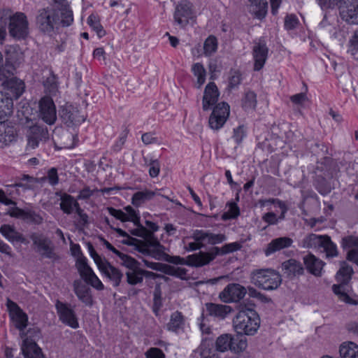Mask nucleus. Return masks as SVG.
<instances>
[{
  "instance_id": "obj_31",
  "label": "nucleus",
  "mask_w": 358,
  "mask_h": 358,
  "mask_svg": "<svg viewBox=\"0 0 358 358\" xmlns=\"http://www.w3.org/2000/svg\"><path fill=\"white\" fill-rule=\"evenodd\" d=\"M303 259L306 268L309 273L317 277L322 275L323 267L325 265L323 261L313 254H308L303 257Z\"/></svg>"
},
{
  "instance_id": "obj_38",
  "label": "nucleus",
  "mask_w": 358,
  "mask_h": 358,
  "mask_svg": "<svg viewBox=\"0 0 358 358\" xmlns=\"http://www.w3.org/2000/svg\"><path fill=\"white\" fill-rule=\"evenodd\" d=\"M339 352L342 358H358V345L352 341L343 342Z\"/></svg>"
},
{
  "instance_id": "obj_64",
  "label": "nucleus",
  "mask_w": 358,
  "mask_h": 358,
  "mask_svg": "<svg viewBox=\"0 0 358 358\" xmlns=\"http://www.w3.org/2000/svg\"><path fill=\"white\" fill-rule=\"evenodd\" d=\"M146 358H165L163 351L157 348H151L145 352Z\"/></svg>"
},
{
  "instance_id": "obj_17",
  "label": "nucleus",
  "mask_w": 358,
  "mask_h": 358,
  "mask_svg": "<svg viewBox=\"0 0 358 358\" xmlns=\"http://www.w3.org/2000/svg\"><path fill=\"white\" fill-rule=\"evenodd\" d=\"M56 194L60 196V208L64 213L71 214L74 210L80 217V222L83 224L87 223L88 216L83 213V210L79 207L77 201L71 195L66 193L57 192Z\"/></svg>"
},
{
  "instance_id": "obj_4",
  "label": "nucleus",
  "mask_w": 358,
  "mask_h": 358,
  "mask_svg": "<svg viewBox=\"0 0 358 358\" xmlns=\"http://www.w3.org/2000/svg\"><path fill=\"white\" fill-rule=\"evenodd\" d=\"M251 282L264 290H273L281 284L280 275L273 269H256L250 274Z\"/></svg>"
},
{
  "instance_id": "obj_9",
  "label": "nucleus",
  "mask_w": 358,
  "mask_h": 358,
  "mask_svg": "<svg viewBox=\"0 0 358 358\" xmlns=\"http://www.w3.org/2000/svg\"><path fill=\"white\" fill-rule=\"evenodd\" d=\"M30 238L33 241L34 245L36 247V252L43 257L57 259V255L55 252V246L52 241L39 233H32L30 234Z\"/></svg>"
},
{
  "instance_id": "obj_37",
  "label": "nucleus",
  "mask_w": 358,
  "mask_h": 358,
  "mask_svg": "<svg viewBox=\"0 0 358 358\" xmlns=\"http://www.w3.org/2000/svg\"><path fill=\"white\" fill-rule=\"evenodd\" d=\"M250 2V11L255 17L262 20L267 14L268 3L266 0H249Z\"/></svg>"
},
{
  "instance_id": "obj_30",
  "label": "nucleus",
  "mask_w": 358,
  "mask_h": 358,
  "mask_svg": "<svg viewBox=\"0 0 358 358\" xmlns=\"http://www.w3.org/2000/svg\"><path fill=\"white\" fill-rule=\"evenodd\" d=\"M56 308L59 313V316L62 322L69 326L76 328L78 326V322L73 313V311L69 308L66 304L57 301Z\"/></svg>"
},
{
  "instance_id": "obj_39",
  "label": "nucleus",
  "mask_w": 358,
  "mask_h": 358,
  "mask_svg": "<svg viewBox=\"0 0 358 358\" xmlns=\"http://www.w3.org/2000/svg\"><path fill=\"white\" fill-rule=\"evenodd\" d=\"M257 94L252 90H247L241 99V106L245 111L255 110L257 107Z\"/></svg>"
},
{
  "instance_id": "obj_21",
  "label": "nucleus",
  "mask_w": 358,
  "mask_h": 358,
  "mask_svg": "<svg viewBox=\"0 0 358 358\" xmlns=\"http://www.w3.org/2000/svg\"><path fill=\"white\" fill-rule=\"evenodd\" d=\"M7 306L15 327L20 331H24L28 324L27 315L22 311L16 303L10 299H8Z\"/></svg>"
},
{
  "instance_id": "obj_12",
  "label": "nucleus",
  "mask_w": 358,
  "mask_h": 358,
  "mask_svg": "<svg viewBox=\"0 0 358 358\" xmlns=\"http://www.w3.org/2000/svg\"><path fill=\"white\" fill-rule=\"evenodd\" d=\"M59 114L62 122L69 127L78 126L86 119V116L82 115L77 107L68 103L60 108Z\"/></svg>"
},
{
  "instance_id": "obj_58",
  "label": "nucleus",
  "mask_w": 358,
  "mask_h": 358,
  "mask_svg": "<svg viewBox=\"0 0 358 358\" xmlns=\"http://www.w3.org/2000/svg\"><path fill=\"white\" fill-rule=\"evenodd\" d=\"M227 239L226 236L222 234H213L208 231L206 243L215 245L222 243Z\"/></svg>"
},
{
  "instance_id": "obj_36",
  "label": "nucleus",
  "mask_w": 358,
  "mask_h": 358,
  "mask_svg": "<svg viewBox=\"0 0 358 358\" xmlns=\"http://www.w3.org/2000/svg\"><path fill=\"white\" fill-rule=\"evenodd\" d=\"M13 101L11 97L0 92V124L4 123L13 113Z\"/></svg>"
},
{
  "instance_id": "obj_13",
  "label": "nucleus",
  "mask_w": 358,
  "mask_h": 358,
  "mask_svg": "<svg viewBox=\"0 0 358 358\" xmlns=\"http://www.w3.org/2000/svg\"><path fill=\"white\" fill-rule=\"evenodd\" d=\"M229 115V106L225 102L217 103L209 117L208 124L210 129L219 130L225 124Z\"/></svg>"
},
{
  "instance_id": "obj_55",
  "label": "nucleus",
  "mask_w": 358,
  "mask_h": 358,
  "mask_svg": "<svg viewBox=\"0 0 358 358\" xmlns=\"http://www.w3.org/2000/svg\"><path fill=\"white\" fill-rule=\"evenodd\" d=\"M240 215V210L234 202L229 203V210L222 215L223 220L235 219Z\"/></svg>"
},
{
  "instance_id": "obj_50",
  "label": "nucleus",
  "mask_w": 358,
  "mask_h": 358,
  "mask_svg": "<svg viewBox=\"0 0 358 358\" xmlns=\"http://www.w3.org/2000/svg\"><path fill=\"white\" fill-rule=\"evenodd\" d=\"M46 92L54 94L57 91V83L55 75L50 73L43 81Z\"/></svg>"
},
{
  "instance_id": "obj_33",
  "label": "nucleus",
  "mask_w": 358,
  "mask_h": 358,
  "mask_svg": "<svg viewBox=\"0 0 358 358\" xmlns=\"http://www.w3.org/2000/svg\"><path fill=\"white\" fill-rule=\"evenodd\" d=\"M293 240L289 237H279L273 239L266 246L264 253L269 256L280 250L287 248L292 245Z\"/></svg>"
},
{
  "instance_id": "obj_10",
  "label": "nucleus",
  "mask_w": 358,
  "mask_h": 358,
  "mask_svg": "<svg viewBox=\"0 0 358 358\" xmlns=\"http://www.w3.org/2000/svg\"><path fill=\"white\" fill-rule=\"evenodd\" d=\"M91 257L94 259L100 271L108 277L113 283L115 287L120 285L123 274L119 269L113 266L105 259H102L94 251L91 245Z\"/></svg>"
},
{
  "instance_id": "obj_6",
  "label": "nucleus",
  "mask_w": 358,
  "mask_h": 358,
  "mask_svg": "<svg viewBox=\"0 0 358 358\" xmlns=\"http://www.w3.org/2000/svg\"><path fill=\"white\" fill-rule=\"evenodd\" d=\"M36 24L39 30L43 33L50 34L55 29L62 25V17L54 8L46 7L38 10Z\"/></svg>"
},
{
  "instance_id": "obj_5",
  "label": "nucleus",
  "mask_w": 358,
  "mask_h": 358,
  "mask_svg": "<svg viewBox=\"0 0 358 358\" xmlns=\"http://www.w3.org/2000/svg\"><path fill=\"white\" fill-rule=\"evenodd\" d=\"M353 273L351 266L345 262H341L340 268L336 275V280L339 284L334 285L332 287L334 292L338 296L339 299L350 304H355V303L347 294L346 285L350 281Z\"/></svg>"
},
{
  "instance_id": "obj_27",
  "label": "nucleus",
  "mask_w": 358,
  "mask_h": 358,
  "mask_svg": "<svg viewBox=\"0 0 358 358\" xmlns=\"http://www.w3.org/2000/svg\"><path fill=\"white\" fill-rule=\"evenodd\" d=\"M205 308L206 316L213 317L220 320L225 319L233 310V308L229 306L211 302L206 303ZM203 313H204V310Z\"/></svg>"
},
{
  "instance_id": "obj_46",
  "label": "nucleus",
  "mask_w": 358,
  "mask_h": 358,
  "mask_svg": "<svg viewBox=\"0 0 358 358\" xmlns=\"http://www.w3.org/2000/svg\"><path fill=\"white\" fill-rule=\"evenodd\" d=\"M192 71L196 77L198 88H200L206 81V71L203 65L199 62L194 64L192 66Z\"/></svg>"
},
{
  "instance_id": "obj_14",
  "label": "nucleus",
  "mask_w": 358,
  "mask_h": 358,
  "mask_svg": "<svg viewBox=\"0 0 358 358\" xmlns=\"http://www.w3.org/2000/svg\"><path fill=\"white\" fill-rule=\"evenodd\" d=\"M254 70L260 71L264 66L268 55V48L264 38H259L253 41L252 48Z\"/></svg>"
},
{
  "instance_id": "obj_54",
  "label": "nucleus",
  "mask_w": 358,
  "mask_h": 358,
  "mask_svg": "<svg viewBox=\"0 0 358 358\" xmlns=\"http://www.w3.org/2000/svg\"><path fill=\"white\" fill-rule=\"evenodd\" d=\"M154 299H153V306L152 310L155 313V315H159V311L160 310L162 306V292L159 287H157L154 291Z\"/></svg>"
},
{
  "instance_id": "obj_57",
  "label": "nucleus",
  "mask_w": 358,
  "mask_h": 358,
  "mask_svg": "<svg viewBox=\"0 0 358 358\" xmlns=\"http://www.w3.org/2000/svg\"><path fill=\"white\" fill-rule=\"evenodd\" d=\"M165 248L163 245L158 248H146L147 253L157 260H164L166 253L164 252Z\"/></svg>"
},
{
  "instance_id": "obj_19",
  "label": "nucleus",
  "mask_w": 358,
  "mask_h": 358,
  "mask_svg": "<svg viewBox=\"0 0 358 358\" xmlns=\"http://www.w3.org/2000/svg\"><path fill=\"white\" fill-rule=\"evenodd\" d=\"M223 246L222 248L214 247L210 252H200L187 257V265L196 267L203 266L209 264L217 255H224Z\"/></svg>"
},
{
  "instance_id": "obj_60",
  "label": "nucleus",
  "mask_w": 358,
  "mask_h": 358,
  "mask_svg": "<svg viewBox=\"0 0 358 358\" xmlns=\"http://www.w3.org/2000/svg\"><path fill=\"white\" fill-rule=\"evenodd\" d=\"M43 178L45 179V182L48 180L49 184L52 186H55L59 182V177L56 168H51L48 171L47 176H43Z\"/></svg>"
},
{
  "instance_id": "obj_40",
  "label": "nucleus",
  "mask_w": 358,
  "mask_h": 358,
  "mask_svg": "<svg viewBox=\"0 0 358 358\" xmlns=\"http://www.w3.org/2000/svg\"><path fill=\"white\" fill-rule=\"evenodd\" d=\"M152 272L143 271L139 268L129 271L126 273L127 281L129 284L134 285L143 282V275L150 276Z\"/></svg>"
},
{
  "instance_id": "obj_22",
  "label": "nucleus",
  "mask_w": 358,
  "mask_h": 358,
  "mask_svg": "<svg viewBox=\"0 0 358 358\" xmlns=\"http://www.w3.org/2000/svg\"><path fill=\"white\" fill-rule=\"evenodd\" d=\"M1 85L6 91L3 93L11 97L12 99L13 98L18 99L24 92L25 88L24 83L16 77L6 78L3 81Z\"/></svg>"
},
{
  "instance_id": "obj_28",
  "label": "nucleus",
  "mask_w": 358,
  "mask_h": 358,
  "mask_svg": "<svg viewBox=\"0 0 358 358\" xmlns=\"http://www.w3.org/2000/svg\"><path fill=\"white\" fill-rule=\"evenodd\" d=\"M220 92L216 85L211 82L205 87L202 99V108L203 110L211 109L218 101Z\"/></svg>"
},
{
  "instance_id": "obj_45",
  "label": "nucleus",
  "mask_w": 358,
  "mask_h": 358,
  "mask_svg": "<svg viewBox=\"0 0 358 358\" xmlns=\"http://www.w3.org/2000/svg\"><path fill=\"white\" fill-rule=\"evenodd\" d=\"M233 343V337L230 334H222L220 336L215 342L216 350L220 352H225L228 350H231Z\"/></svg>"
},
{
  "instance_id": "obj_11",
  "label": "nucleus",
  "mask_w": 358,
  "mask_h": 358,
  "mask_svg": "<svg viewBox=\"0 0 358 358\" xmlns=\"http://www.w3.org/2000/svg\"><path fill=\"white\" fill-rule=\"evenodd\" d=\"M247 289L238 283H229L220 292L219 299L225 303H238L246 295Z\"/></svg>"
},
{
  "instance_id": "obj_32",
  "label": "nucleus",
  "mask_w": 358,
  "mask_h": 358,
  "mask_svg": "<svg viewBox=\"0 0 358 358\" xmlns=\"http://www.w3.org/2000/svg\"><path fill=\"white\" fill-rule=\"evenodd\" d=\"M282 269L284 275L291 279L303 275L304 272L301 263L294 259L284 262L282 264Z\"/></svg>"
},
{
  "instance_id": "obj_23",
  "label": "nucleus",
  "mask_w": 358,
  "mask_h": 358,
  "mask_svg": "<svg viewBox=\"0 0 358 358\" xmlns=\"http://www.w3.org/2000/svg\"><path fill=\"white\" fill-rule=\"evenodd\" d=\"M48 7L54 8L55 12L59 13L62 17L63 27L69 26L73 22V11L67 0H52V3Z\"/></svg>"
},
{
  "instance_id": "obj_34",
  "label": "nucleus",
  "mask_w": 358,
  "mask_h": 358,
  "mask_svg": "<svg viewBox=\"0 0 358 358\" xmlns=\"http://www.w3.org/2000/svg\"><path fill=\"white\" fill-rule=\"evenodd\" d=\"M21 350L24 358H43L41 349L29 338L24 339Z\"/></svg>"
},
{
  "instance_id": "obj_43",
  "label": "nucleus",
  "mask_w": 358,
  "mask_h": 358,
  "mask_svg": "<svg viewBox=\"0 0 358 358\" xmlns=\"http://www.w3.org/2000/svg\"><path fill=\"white\" fill-rule=\"evenodd\" d=\"M184 322L182 313L179 311H175L171 315L170 321L167 324V329L169 331L176 332L182 328Z\"/></svg>"
},
{
  "instance_id": "obj_59",
  "label": "nucleus",
  "mask_w": 358,
  "mask_h": 358,
  "mask_svg": "<svg viewBox=\"0 0 358 358\" xmlns=\"http://www.w3.org/2000/svg\"><path fill=\"white\" fill-rule=\"evenodd\" d=\"M144 162L148 164V166H150L149 174L150 177H157L160 171V165L159 161L157 159H150L148 163L147 159L145 157Z\"/></svg>"
},
{
  "instance_id": "obj_18",
  "label": "nucleus",
  "mask_w": 358,
  "mask_h": 358,
  "mask_svg": "<svg viewBox=\"0 0 358 358\" xmlns=\"http://www.w3.org/2000/svg\"><path fill=\"white\" fill-rule=\"evenodd\" d=\"M261 206H265L268 203L276 205L280 209V214L277 216L273 212H268L263 215L262 220L267 223L268 225H275L279 222L285 220V214L288 210V208L285 203L278 199H269L267 200H259Z\"/></svg>"
},
{
  "instance_id": "obj_2",
  "label": "nucleus",
  "mask_w": 358,
  "mask_h": 358,
  "mask_svg": "<svg viewBox=\"0 0 358 358\" xmlns=\"http://www.w3.org/2000/svg\"><path fill=\"white\" fill-rule=\"evenodd\" d=\"M260 326V318L257 313L246 306H241L233 319V327L238 334L252 336Z\"/></svg>"
},
{
  "instance_id": "obj_47",
  "label": "nucleus",
  "mask_w": 358,
  "mask_h": 358,
  "mask_svg": "<svg viewBox=\"0 0 358 358\" xmlns=\"http://www.w3.org/2000/svg\"><path fill=\"white\" fill-rule=\"evenodd\" d=\"M194 352L195 355H199L201 358H213L210 345L206 341H203Z\"/></svg>"
},
{
  "instance_id": "obj_35",
  "label": "nucleus",
  "mask_w": 358,
  "mask_h": 358,
  "mask_svg": "<svg viewBox=\"0 0 358 358\" xmlns=\"http://www.w3.org/2000/svg\"><path fill=\"white\" fill-rule=\"evenodd\" d=\"M17 132L12 126L0 124V148H3L16 141Z\"/></svg>"
},
{
  "instance_id": "obj_15",
  "label": "nucleus",
  "mask_w": 358,
  "mask_h": 358,
  "mask_svg": "<svg viewBox=\"0 0 358 358\" xmlns=\"http://www.w3.org/2000/svg\"><path fill=\"white\" fill-rule=\"evenodd\" d=\"M38 117L46 124L52 125L57 120V110L52 99L42 97L38 102Z\"/></svg>"
},
{
  "instance_id": "obj_49",
  "label": "nucleus",
  "mask_w": 358,
  "mask_h": 358,
  "mask_svg": "<svg viewBox=\"0 0 358 358\" xmlns=\"http://www.w3.org/2000/svg\"><path fill=\"white\" fill-rule=\"evenodd\" d=\"M217 48V39L213 36H208L203 44L204 55L207 57L212 55Z\"/></svg>"
},
{
  "instance_id": "obj_62",
  "label": "nucleus",
  "mask_w": 358,
  "mask_h": 358,
  "mask_svg": "<svg viewBox=\"0 0 358 358\" xmlns=\"http://www.w3.org/2000/svg\"><path fill=\"white\" fill-rule=\"evenodd\" d=\"M241 82V74L240 72L234 71L231 72L229 78V87L231 89L238 87Z\"/></svg>"
},
{
  "instance_id": "obj_8",
  "label": "nucleus",
  "mask_w": 358,
  "mask_h": 358,
  "mask_svg": "<svg viewBox=\"0 0 358 358\" xmlns=\"http://www.w3.org/2000/svg\"><path fill=\"white\" fill-rule=\"evenodd\" d=\"M8 28L10 36L17 40L24 39L29 34V22L25 14L17 12L10 16Z\"/></svg>"
},
{
  "instance_id": "obj_29",
  "label": "nucleus",
  "mask_w": 358,
  "mask_h": 358,
  "mask_svg": "<svg viewBox=\"0 0 358 358\" xmlns=\"http://www.w3.org/2000/svg\"><path fill=\"white\" fill-rule=\"evenodd\" d=\"M0 234L11 243L15 242L21 243H28L23 234L17 231L13 225L2 224L0 227Z\"/></svg>"
},
{
  "instance_id": "obj_44",
  "label": "nucleus",
  "mask_w": 358,
  "mask_h": 358,
  "mask_svg": "<svg viewBox=\"0 0 358 358\" xmlns=\"http://www.w3.org/2000/svg\"><path fill=\"white\" fill-rule=\"evenodd\" d=\"M162 271L166 275L178 278L181 280H187V270L185 268L176 267L168 264H163Z\"/></svg>"
},
{
  "instance_id": "obj_51",
  "label": "nucleus",
  "mask_w": 358,
  "mask_h": 358,
  "mask_svg": "<svg viewBox=\"0 0 358 358\" xmlns=\"http://www.w3.org/2000/svg\"><path fill=\"white\" fill-rule=\"evenodd\" d=\"M341 246L343 249L358 251V237L354 236L343 237L341 240Z\"/></svg>"
},
{
  "instance_id": "obj_7",
  "label": "nucleus",
  "mask_w": 358,
  "mask_h": 358,
  "mask_svg": "<svg viewBox=\"0 0 358 358\" xmlns=\"http://www.w3.org/2000/svg\"><path fill=\"white\" fill-rule=\"evenodd\" d=\"M341 0H317L322 8H328L336 5ZM343 20L349 24H358V0H343L341 7Z\"/></svg>"
},
{
  "instance_id": "obj_48",
  "label": "nucleus",
  "mask_w": 358,
  "mask_h": 358,
  "mask_svg": "<svg viewBox=\"0 0 358 358\" xmlns=\"http://www.w3.org/2000/svg\"><path fill=\"white\" fill-rule=\"evenodd\" d=\"M117 257L120 258V264L128 268L129 271L135 270L138 268V262L134 258L127 254L120 252Z\"/></svg>"
},
{
  "instance_id": "obj_52",
  "label": "nucleus",
  "mask_w": 358,
  "mask_h": 358,
  "mask_svg": "<svg viewBox=\"0 0 358 358\" xmlns=\"http://www.w3.org/2000/svg\"><path fill=\"white\" fill-rule=\"evenodd\" d=\"M23 220L27 222L40 224L43 222V217L36 211L29 208H26Z\"/></svg>"
},
{
  "instance_id": "obj_26",
  "label": "nucleus",
  "mask_w": 358,
  "mask_h": 358,
  "mask_svg": "<svg viewBox=\"0 0 358 358\" xmlns=\"http://www.w3.org/2000/svg\"><path fill=\"white\" fill-rule=\"evenodd\" d=\"M45 182L44 178H36L28 174H23L21 177L15 179V182L11 185L10 187H20L24 191L33 190Z\"/></svg>"
},
{
  "instance_id": "obj_3",
  "label": "nucleus",
  "mask_w": 358,
  "mask_h": 358,
  "mask_svg": "<svg viewBox=\"0 0 358 358\" xmlns=\"http://www.w3.org/2000/svg\"><path fill=\"white\" fill-rule=\"evenodd\" d=\"M302 247L313 248L325 254L326 258H334L338 255L336 245L328 235H317L310 234L302 241Z\"/></svg>"
},
{
  "instance_id": "obj_63",
  "label": "nucleus",
  "mask_w": 358,
  "mask_h": 358,
  "mask_svg": "<svg viewBox=\"0 0 358 358\" xmlns=\"http://www.w3.org/2000/svg\"><path fill=\"white\" fill-rule=\"evenodd\" d=\"M358 52V29L355 32L349 41L348 52L355 55Z\"/></svg>"
},
{
  "instance_id": "obj_42",
  "label": "nucleus",
  "mask_w": 358,
  "mask_h": 358,
  "mask_svg": "<svg viewBox=\"0 0 358 358\" xmlns=\"http://www.w3.org/2000/svg\"><path fill=\"white\" fill-rule=\"evenodd\" d=\"M155 195V193L154 192L148 189L137 192L132 196L131 203L135 207H140L146 201L151 200Z\"/></svg>"
},
{
  "instance_id": "obj_53",
  "label": "nucleus",
  "mask_w": 358,
  "mask_h": 358,
  "mask_svg": "<svg viewBox=\"0 0 358 358\" xmlns=\"http://www.w3.org/2000/svg\"><path fill=\"white\" fill-rule=\"evenodd\" d=\"M91 28L96 33L97 36L101 38L106 34V30L100 24V18L91 14Z\"/></svg>"
},
{
  "instance_id": "obj_24",
  "label": "nucleus",
  "mask_w": 358,
  "mask_h": 358,
  "mask_svg": "<svg viewBox=\"0 0 358 358\" xmlns=\"http://www.w3.org/2000/svg\"><path fill=\"white\" fill-rule=\"evenodd\" d=\"M124 210L125 212L122 210L115 209L113 207L107 208V210L110 215L122 222L129 221L132 222L134 224L138 223L140 216L138 210H136L130 206L124 207Z\"/></svg>"
},
{
  "instance_id": "obj_16",
  "label": "nucleus",
  "mask_w": 358,
  "mask_h": 358,
  "mask_svg": "<svg viewBox=\"0 0 358 358\" xmlns=\"http://www.w3.org/2000/svg\"><path fill=\"white\" fill-rule=\"evenodd\" d=\"M26 150H34L38 147L39 143L45 141L49 138L48 129L38 124L29 127L26 133Z\"/></svg>"
},
{
  "instance_id": "obj_20",
  "label": "nucleus",
  "mask_w": 358,
  "mask_h": 358,
  "mask_svg": "<svg viewBox=\"0 0 358 358\" xmlns=\"http://www.w3.org/2000/svg\"><path fill=\"white\" fill-rule=\"evenodd\" d=\"M192 15V5L187 0H182L176 6L173 18L181 28L185 27Z\"/></svg>"
},
{
  "instance_id": "obj_61",
  "label": "nucleus",
  "mask_w": 358,
  "mask_h": 358,
  "mask_svg": "<svg viewBox=\"0 0 358 358\" xmlns=\"http://www.w3.org/2000/svg\"><path fill=\"white\" fill-rule=\"evenodd\" d=\"M247 348V341L245 339H238L233 338L231 345V351L239 352L243 351Z\"/></svg>"
},
{
  "instance_id": "obj_56",
  "label": "nucleus",
  "mask_w": 358,
  "mask_h": 358,
  "mask_svg": "<svg viewBox=\"0 0 358 358\" xmlns=\"http://www.w3.org/2000/svg\"><path fill=\"white\" fill-rule=\"evenodd\" d=\"M136 228L133 229L131 233L136 236L141 237L145 240L148 237H151L152 232L149 231L148 229L144 227L141 223L140 220L138 223L134 224Z\"/></svg>"
},
{
  "instance_id": "obj_1",
  "label": "nucleus",
  "mask_w": 358,
  "mask_h": 358,
  "mask_svg": "<svg viewBox=\"0 0 358 358\" xmlns=\"http://www.w3.org/2000/svg\"><path fill=\"white\" fill-rule=\"evenodd\" d=\"M71 252L76 259V265L81 278L74 282V291L80 300L88 304L90 303V266L87 259L83 256L80 245L72 242Z\"/></svg>"
},
{
  "instance_id": "obj_41",
  "label": "nucleus",
  "mask_w": 358,
  "mask_h": 358,
  "mask_svg": "<svg viewBox=\"0 0 358 358\" xmlns=\"http://www.w3.org/2000/svg\"><path fill=\"white\" fill-rule=\"evenodd\" d=\"M6 59L14 66L24 61V55L20 48L10 46L6 50Z\"/></svg>"
},
{
  "instance_id": "obj_25",
  "label": "nucleus",
  "mask_w": 358,
  "mask_h": 358,
  "mask_svg": "<svg viewBox=\"0 0 358 358\" xmlns=\"http://www.w3.org/2000/svg\"><path fill=\"white\" fill-rule=\"evenodd\" d=\"M124 210L125 212L122 210L115 209L113 207L107 208V210L110 215L122 222L129 221L132 222L134 224L138 223L140 216L138 210H136L130 206L124 207Z\"/></svg>"
}]
</instances>
